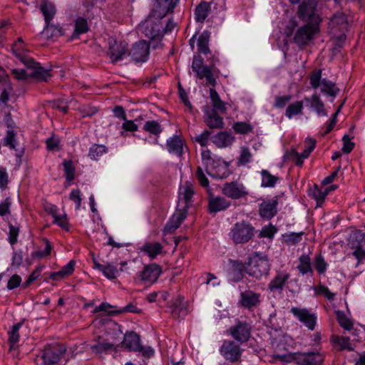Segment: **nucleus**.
Returning a JSON list of instances; mask_svg holds the SVG:
<instances>
[{
  "mask_svg": "<svg viewBox=\"0 0 365 365\" xmlns=\"http://www.w3.org/2000/svg\"><path fill=\"white\" fill-rule=\"evenodd\" d=\"M208 61L210 64L205 66L204 65L203 58L200 56H195L192 63V69L199 79L205 78L207 86L215 87L217 84L216 77L218 76V74L216 73L215 66L219 59L215 55H212Z\"/></svg>",
  "mask_w": 365,
  "mask_h": 365,
  "instance_id": "obj_1",
  "label": "nucleus"
},
{
  "mask_svg": "<svg viewBox=\"0 0 365 365\" xmlns=\"http://www.w3.org/2000/svg\"><path fill=\"white\" fill-rule=\"evenodd\" d=\"M201 158L208 175L215 178H225L229 175L228 165L220 158L205 148L202 150Z\"/></svg>",
  "mask_w": 365,
  "mask_h": 365,
  "instance_id": "obj_2",
  "label": "nucleus"
},
{
  "mask_svg": "<svg viewBox=\"0 0 365 365\" xmlns=\"http://www.w3.org/2000/svg\"><path fill=\"white\" fill-rule=\"evenodd\" d=\"M270 267L271 264L267 255L255 252L248 258L245 271L250 276L259 279L269 274Z\"/></svg>",
  "mask_w": 365,
  "mask_h": 365,
  "instance_id": "obj_3",
  "label": "nucleus"
},
{
  "mask_svg": "<svg viewBox=\"0 0 365 365\" xmlns=\"http://www.w3.org/2000/svg\"><path fill=\"white\" fill-rule=\"evenodd\" d=\"M321 69L314 70L309 76V83L312 88L317 89L321 86V92L327 94L330 96L335 97L339 93L338 88L334 83L324 78L322 80Z\"/></svg>",
  "mask_w": 365,
  "mask_h": 365,
  "instance_id": "obj_4",
  "label": "nucleus"
},
{
  "mask_svg": "<svg viewBox=\"0 0 365 365\" xmlns=\"http://www.w3.org/2000/svg\"><path fill=\"white\" fill-rule=\"evenodd\" d=\"M255 228L246 221L235 224L230 232V237L235 244H244L249 242L254 235Z\"/></svg>",
  "mask_w": 365,
  "mask_h": 365,
  "instance_id": "obj_5",
  "label": "nucleus"
},
{
  "mask_svg": "<svg viewBox=\"0 0 365 365\" xmlns=\"http://www.w3.org/2000/svg\"><path fill=\"white\" fill-rule=\"evenodd\" d=\"M138 30L150 39L160 38L164 34L161 21H159L158 18L155 19L149 16L139 25Z\"/></svg>",
  "mask_w": 365,
  "mask_h": 365,
  "instance_id": "obj_6",
  "label": "nucleus"
},
{
  "mask_svg": "<svg viewBox=\"0 0 365 365\" xmlns=\"http://www.w3.org/2000/svg\"><path fill=\"white\" fill-rule=\"evenodd\" d=\"M219 351L226 361L237 363L241 361L243 349L239 343L233 340L226 339L222 341Z\"/></svg>",
  "mask_w": 365,
  "mask_h": 365,
  "instance_id": "obj_7",
  "label": "nucleus"
},
{
  "mask_svg": "<svg viewBox=\"0 0 365 365\" xmlns=\"http://www.w3.org/2000/svg\"><path fill=\"white\" fill-rule=\"evenodd\" d=\"M162 273L161 267L155 264H150L138 272L135 278V282L147 286L153 284Z\"/></svg>",
  "mask_w": 365,
  "mask_h": 365,
  "instance_id": "obj_8",
  "label": "nucleus"
},
{
  "mask_svg": "<svg viewBox=\"0 0 365 365\" xmlns=\"http://www.w3.org/2000/svg\"><path fill=\"white\" fill-rule=\"evenodd\" d=\"M319 32V24H307L299 27L296 31L294 36V42L299 46H306L314 38L315 35Z\"/></svg>",
  "mask_w": 365,
  "mask_h": 365,
  "instance_id": "obj_9",
  "label": "nucleus"
},
{
  "mask_svg": "<svg viewBox=\"0 0 365 365\" xmlns=\"http://www.w3.org/2000/svg\"><path fill=\"white\" fill-rule=\"evenodd\" d=\"M317 3L314 0H304L298 7V16L304 21L319 25L320 16L316 14Z\"/></svg>",
  "mask_w": 365,
  "mask_h": 365,
  "instance_id": "obj_10",
  "label": "nucleus"
},
{
  "mask_svg": "<svg viewBox=\"0 0 365 365\" xmlns=\"http://www.w3.org/2000/svg\"><path fill=\"white\" fill-rule=\"evenodd\" d=\"M349 22L346 16L341 11L335 13L330 19L329 22V28L331 32L336 35L340 34L338 39L340 41H344L346 39L345 32L347 31Z\"/></svg>",
  "mask_w": 365,
  "mask_h": 365,
  "instance_id": "obj_11",
  "label": "nucleus"
},
{
  "mask_svg": "<svg viewBox=\"0 0 365 365\" xmlns=\"http://www.w3.org/2000/svg\"><path fill=\"white\" fill-rule=\"evenodd\" d=\"M292 315L309 330L313 331L315 329L317 321V315L315 312L307 308L292 307L290 309Z\"/></svg>",
  "mask_w": 365,
  "mask_h": 365,
  "instance_id": "obj_12",
  "label": "nucleus"
},
{
  "mask_svg": "<svg viewBox=\"0 0 365 365\" xmlns=\"http://www.w3.org/2000/svg\"><path fill=\"white\" fill-rule=\"evenodd\" d=\"M222 193L232 200L246 198L249 195L247 187L237 180L225 182L222 187Z\"/></svg>",
  "mask_w": 365,
  "mask_h": 365,
  "instance_id": "obj_13",
  "label": "nucleus"
},
{
  "mask_svg": "<svg viewBox=\"0 0 365 365\" xmlns=\"http://www.w3.org/2000/svg\"><path fill=\"white\" fill-rule=\"evenodd\" d=\"M251 325L246 322H237L227 330L228 334L232 336L237 343H246L251 337Z\"/></svg>",
  "mask_w": 365,
  "mask_h": 365,
  "instance_id": "obj_14",
  "label": "nucleus"
},
{
  "mask_svg": "<svg viewBox=\"0 0 365 365\" xmlns=\"http://www.w3.org/2000/svg\"><path fill=\"white\" fill-rule=\"evenodd\" d=\"M66 351V348L58 343L46 345L42 355L44 364L51 365L58 363Z\"/></svg>",
  "mask_w": 365,
  "mask_h": 365,
  "instance_id": "obj_15",
  "label": "nucleus"
},
{
  "mask_svg": "<svg viewBox=\"0 0 365 365\" xmlns=\"http://www.w3.org/2000/svg\"><path fill=\"white\" fill-rule=\"evenodd\" d=\"M195 194L194 185L190 181L181 184L178 190V201L177 207L188 210L192 205Z\"/></svg>",
  "mask_w": 365,
  "mask_h": 365,
  "instance_id": "obj_16",
  "label": "nucleus"
},
{
  "mask_svg": "<svg viewBox=\"0 0 365 365\" xmlns=\"http://www.w3.org/2000/svg\"><path fill=\"white\" fill-rule=\"evenodd\" d=\"M291 274L284 269L275 271V274L268 284V289L271 292H282L288 284Z\"/></svg>",
  "mask_w": 365,
  "mask_h": 365,
  "instance_id": "obj_17",
  "label": "nucleus"
},
{
  "mask_svg": "<svg viewBox=\"0 0 365 365\" xmlns=\"http://www.w3.org/2000/svg\"><path fill=\"white\" fill-rule=\"evenodd\" d=\"M109 48L108 56L112 63H115L122 61L127 55L128 44L124 41H117L113 38L108 39Z\"/></svg>",
  "mask_w": 365,
  "mask_h": 365,
  "instance_id": "obj_18",
  "label": "nucleus"
},
{
  "mask_svg": "<svg viewBox=\"0 0 365 365\" xmlns=\"http://www.w3.org/2000/svg\"><path fill=\"white\" fill-rule=\"evenodd\" d=\"M315 146L316 140L309 139L305 141V148L301 154H299L296 149L292 148L287 153V157L289 159L294 161L296 165L302 167L304 163V160L310 155L311 153L315 148Z\"/></svg>",
  "mask_w": 365,
  "mask_h": 365,
  "instance_id": "obj_19",
  "label": "nucleus"
},
{
  "mask_svg": "<svg viewBox=\"0 0 365 365\" xmlns=\"http://www.w3.org/2000/svg\"><path fill=\"white\" fill-rule=\"evenodd\" d=\"M324 356L319 351L297 352L296 365H323Z\"/></svg>",
  "mask_w": 365,
  "mask_h": 365,
  "instance_id": "obj_20",
  "label": "nucleus"
},
{
  "mask_svg": "<svg viewBox=\"0 0 365 365\" xmlns=\"http://www.w3.org/2000/svg\"><path fill=\"white\" fill-rule=\"evenodd\" d=\"M149 53V44L145 41H140L133 45L128 55L135 62H145L148 60Z\"/></svg>",
  "mask_w": 365,
  "mask_h": 365,
  "instance_id": "obj_21",
  "label": "nucleus"
},
{
  "mask_svg": "<svg viewBox=\"0 0 365 365\" xmlns=\"http://www.w3.org/2000/svg\"><path fill=\"white\" fill-rule=\"evenodd\" d=\"M178 1L179 0H175L174 2H173V0L171 1L169 0H158L154 5L149 16H153L155 19L158 18L159 21H161L168 12H173Z\"/></svg>",
  "mask_w": 365,
  "mask_h": 365,
  "instance_id": "obj_22",
  "label": "nucleus"
},
{
  "mask_svg": "<svg viewBox=\"0 0 365 365\" xmlns=\"http://www.w3.org/2000/svg\"><path fill=\"white\" fill-rule=\"evenodd\" d=\"M261 303V294L247 289L240 293L239 304L241 307L252 310Z\"/></svg>",
  "mask_w": 365,
  "mask_h": 365,
  "instance_id": "obj_23",
  "label": "nucleus"
},
{
  "mask_svg": "<svg viewBox=\"0 0 365 365\" xmlns=\"http://www.w3.org/2000/svg\"><path fill=\"white\" fill-rule=\"evenodd\" d=\"M278 199L274 197L272 199L264 200L259 205V215L266 220L273 218L277 213Z\"/></svg>",
  "mask_w": 365,
  "mask_h": 365,
  "instance_id": "obj_24",
  "label": "nucleus"
},
{
  "mask_svg": "<svg viewBox=\"0 0 365 365\" xmlns=\"http://www.w3.org/2000/svg\"><path fill=\"white\" fill-rule=\"evenodd\" d=\"M187 210L177 207L175 212L165 226L164 232L165 234L174 232L187 217Z\"/></svg>",
  "mask_w": 365,
  "mask_h": 365,
  "instance_id": "obj_25",
  "label": "nucleus"
},
{
  "mask_svg": "<svg viewBox=\"0 0 365 365\" xmlns=\"http://www.w3.org/2000/svg\"><path fill=\"white\" fill-rule=\"evenodd\" d=\"M30 71V78H35L38 81H47L51 77L50 70L45 69L40 63L31 58L26 65Z\"/></svg>",
  "mask_w": 365,
  "mask_h": 365,
  "instance_id": "obj_26",
  "label": "nucleus"
},
{
  "mask_svg": "<svg viewBox=\"0 0 365 365\" xmlns=\"http://www.w3.org/2000/svg\"><path fill=\"white\" fill-rule=\"evenodd\" d=\"M121 346L130 351L140 352L143 351L140 336L135 331L127 332L125 334Z\"/></svg>",
  "mask_w": 365,
  "mask_h": 365,
  "instance_id": "obj_27",
  "label": "nucleus"
},
{
  "mask_svg": "<svg viewBox=\"0 0 365 365\" xmlns=\"http://www.w3.org/2000/svg\"><path fill=\"white\" fill-rule=\"evenodd\" d=\"M204 113V121L210 128L217 129L224 127L223 118L217 113L216 110L206 107Z\"/></svg>",
  "mask_w": 365,
  "mask_h": 365,
  "instance_id": "obj_28",
  "label": "nucleus"
},
{
  "mask_svg": "<svg viewBox=\"0 0 365 365\" xmlns=\"http://www.w3.org/2000/svg\"><path fill=\"white\" fill-rule=\"evenodd\" d=\"M230 205V201L222 196L212 195L208 198V210L210 213H217L225 210Z\"/></svg>",
  "mask_w": 365,
  "mask_h": 365,
  "instance_id": "obj_29",
  "label": "nucleus"
},
{
  "mask_svg": "<svg viewBox=\"0 0 365 365\" xmlns=\"http://www.w3.org/2000/svg\"><path fill=\"white\" fill-rule=\"evenodd\" d=\"M304 100L306 106L316 112L319 116L327 115L324 104L318 94L314 93L310 97H305Z\"/></svg>",
  "mask_w": 365,
  "mask_h": 365,
  "instance_id": "obj_30",
  "label": "nucleus"
},
{
  "mask_svg": "<svg viewBox=\"0 0 365 365\" xmlns=\"http://www.w3.org/2000/svg\"><path fill=\"white\" fill-rule=\"evenodd\" d=\"M11 51L16 58L24 65H26L32 58L29 56V50L26 48L21 38H19L17 41L13 43Z\"/></svg>",
  "mask_w": 365,
  "mask_h": 365,
  "instance_id": "obj_31",
  "label": "nucleus"
},
{
  "mask_svg": "<svg viewBox=\"0 0 365 365\" xmlns=\"http://www.w3.org/2000/svg\"><path fill=\"white\" fill-rule=\"evenodd\" d=\"M183 141L178 135L170 137L166 141V148L168 151L178 157L182 156L183 153Z\"/></svg>",
  "mask_w": 365,
  "mask_h": 365,
  "instance_id": "obj_32",
  "label": "nucleus"
},
{
  "mask_svg": "<svg viewBox=\"0 0 365 365\" xmlns=\"http://www.w3.org/2000/svg\"><path fill=\"white\" fill-rule=\"evenodd\" d=\"M91 350L96 354H108L109 351L113 350L116 351V347L113 343L105 341L102 336H98L95 339V344L91 346Z\"/></svg>",
  "mask_w": 365,
  "mask_h": 365,
  "instance_id": "obj_33",
  "label": "nucleus"
},
{
  "mask_svg": "<svg viewBox=\"0 0 365 365\" xmlns=\"http://www.w3.org/2000/svg\"><path fill=\"white\" fill-rule=\"evenodd\" d=\"M234 140L235 137L227 131L219 132L212 138V143L220 148L231 146Z\"/></svg>",
  "mask_w": 365,
  "mask_h": 365,
  "instance_id": "obj_34",
  "label": "nucleus"
},
{
  "mask_svg": "<svg viewBox=\"0 0 365 365\" xmlns=\"http://www.w3.org/2000/svg\"><path fill=\"white\" fill-rule=\"evenodd\" d=\"M211 11V3L205 1H201L197 6L195 7L194 15L195 20L197 23L202 24L206 18L208 16L210 12Z\"/></svg>",
  "mask_w": 365,
  "mask_h": 365,
  "instance_id": "obj_35",
  "label": "nucleus"
},
{
  "mask_svg": "<svg viewBox=\"0 0 365 365\" xmlns=\"http://www.w3.org/2000/svg\"><path fill=\"white\" fill-rule=\"evenodd\" d=\"M163 248V247L160 242H145L140 250L153 259L162 252Z\"/></svg>",
  "mask_w": 365,
  "mask_h": 365,
  "instance_id": "obj_36",
  "label": "nucleus"
},
{
  "mask_svg": "<svg viewBox=\"0 0 365 365\" xmlns=\"http://www.w3.org/2000/svg\"><path fill=\"white\" fill-rule=\"evenodd\" d=\"M212 87L210 88V97L211 100V103L213 107L212 110H217L221 113H226L227 107L226 103L222 101L216 91V90Z\"/></svg>",
  "mask_w": 365,
  "mask_h": 365,
  "instance_id": "obj_37",
  "label": "nucleus"
},
{
  "mask_svg": "<svg viewBox=\"0 0 365 365\" xmlns=\"http://www.w3.org/2000/svg\"><path fill=\"white\" fill-rule=\"evenodd\" d=\"M39 9L44 16L46 23L50 22L56 14V8L53 3L48 0H42Z\"/></svg>",
  "mask_w": 365,
  "mask_h": 365,
  "instance_id": "obj_38",
  "label": "nucleus"
},
{
  "mask_svg": "<svg viewBox=\"0 0 365 365\" xmlns=\"http://www.w3.org/2000/svg\"><path fill=\"white\" fill-rule=\"evenodd\" d=\"M297 269L302 275L307 274H313L311 258L309 255L304 253L299 257V264Z\"/></svg>",
  "mask_w": 365,
  "mask_h": 365,
  "instance_id": "obj_39",
  "label": "nucleus"
},
{
  "mask_svg": "<svg viewBox=\"0 0 365 365\" xmlns=\"http://www.w3.org/2000/svg\"><path fill=\"white\" fill-rule=\"evenodd\" d=\"M41 35L46 39L57 38L63 35V29L58 25L51 24L50 22L46 23Z\"/></svg>",
  "mask_w": 365,
  "mask_h": 365,
  "instance_id": "obj_40",
  "label": "nucleus"
},
{
  "mask_svg": "<svg viewBox=\"0 0 365 365\" xmlns=\"http://www.w3.org/2000/svg\"><path fill=\"white\" fill-rule=\"evenodd\" d=\"M304 235V232L284 233L282 235V240L287 245L293 246L299 243Z\"/></svg>",
  "mask_w": 365,
  "mask_h": 365,
  "instance_id": "obj_41",
  "label": "nucleus"
},
{
  "mask_svg": "<svg viewBox=\"0 0 365 365\" xmlns=\"http://www.w3.org/2000/svg\"><path fill=\"white\" fill-rule=\"evenodd\" d=\"M210 34L207 31H204L202 34H200L197 40V49L199 52L203 54H207L210 53Z\"/></svg>",
  "mask_w": 365,
  "mask_h": 365,
  "instance_id": "obj_42",
  "label": "nucleus"
},
{
  "mask_svg": "<svg viewBox=\"0 0 365 365\" xmlns=\"http://www.w3.org/2000/svg\"><path fill=\"white\" fill-rule=\"evenodd\" d=\"M335 346L338 347L339 350H347L352 351L354 347L352 346L350 339L343 336H334L331 339Z\"/></svg>",
  "mask_w": 365,
  "mask_h": 365,
  "instance_id": "obj_43",
  "label": "nucleus"
},
{
  "mask_svg": "<svg viewBox=\"0 0 365 365\" xmlns=\"http://www.w3.org/2000/svg\"><path fill=\"white\" fill-rule=\"evenodd\" d=\"M262 182L261 186L264 187H273L279 181V178L272 175L268 170H262L261 171Z\"/></svg>",
  "mask_w": 365,
  "mask_h": 365,
  "instance_id": "obj_44",
  "label": "nucleus"
},
{
  "mask_svg": "<svg viewBox=\"0 0 365 365\" xmlns=\"http://www.w3.org/2000/svg\"><path fill=\"white\" fill-rule=\"evenodd\" d=\"M143 129L145 132L155 136H159L163 131L161 125L154 120L146 121L143 125Z\"/></svg>",
  "mask_w": 365,
  "mask_h": 365,
  "instance_id": "obj_45",
  "label": "nucleus"
},
{
  "mask_svg": "<svg viewBox=\"0 0 365 365\" xmlns=\"http://www.w3.org/2000/svg\"><path fill=\"white\" fill-rule=\"evenodd\" d=\"M303 110V101H295L291 104H289L286 110H285V115L289 118L291 119L294 116L302 114Z\"/></svg>",
  "mask_w": 365,
  "mask_h": 365,
  "instance_id": "obj_46",
  "label": "nucleus"
},
{
  "mask_svg": "<svg viewBox=\"0 0 365 365\" xmlns=\"http://www.w3.org/2000/svg\"><path fill=\"white\" fill-rule=\"evenodd\" d=\"M108 148L103 145L93 144L90 148L88 156L91 159L97 160L101 156L106 153Z\"/></svg>",
  "mask_w": 365,
  "mask_h": 365,
  "instance_id": "obj_47",
  "label": "nucleus"
},
{
  "mask_svg": "<svg viewBox=\"0 0 365 365\" xmlns=\"http://www.w3.org/2000/svg\"><path fill=\"white\" fill-rule=\"evenodd\" d=\"M252 154L248 147L244 146L240 149L239 158L237 159V166L245 165L252 161Z\"/></svg>",
  "mask_w": 365,
  "mask_h": 365,
  "instance_id": "obj_48",
  "label": "nucleus"
},
{
  "mask_svg": "<svg viewBox=\"0 0 365 365\" xmlns=\"http://www.w3.org/2000/svg\"><path fill=\"white\" fill-rule=\"evenodd\" d=\"M64 176L68 182H71L75 178V167L72 160H64L63 163Z\"/></svg>",
  "mask_w": 365,
  "mask_h": 365,
  "instance_id": "obj_49",
  "label": "nucleus"
},
{
  "mask_svg": "<svg viewBox=\"0 0 365 365\" xmlns=\"http://www.w3.org/2000/svg\"><path fill=\"white\" fill-rule=\"evenodd\" d=\"M16 133L15 131L12 129H9L6 131V136L4 138V143L3 145L4 146L9 147L11 150H16Z\"/></svg>",
  "mask_w": 365,
  "mask_h": 365,
  "instance_id": "obj_50",
  "label": "nucleus"
},
{
  "mask_svg": "<svg viewBox=\"0 0 365 365\" xmlns=\"http://www.w3.org/2000/svg\"><path fill=\"white\" fill-rule=\"evenodd\" d=\"M351 247H361L365 243V232L360 230H355L351 235Z\"/></svg>",
  "mask_w": 365,
  "mask_h": 365,
  "instance_id": "obj_51",
  "label": "nucleus"
},
{
  "mask_svg": "<svg viewBox=\"0 0 365 365\" xmlns=\"http://www.w3.org/2000/svg\"><path fill=\"white\" fill-rule=\"evenodd\" d=\"M329 190L328 188L326 189H319L318 187H315L312 191V196L317 201V207L322 206L323 202L324 201L327 195H328Z\"/></svg>",
  "mask_w": 365,
  "mask_h": 365,
  "instance_id": "obj_52",
  "label": "nucleus"
},
{
  "mask_svg": "<svg viewBox=\"0 0 365 365\" xmlns=\"http://www.w3.org/2000/svg\"><path fill=\"white\" fill-rule=\"evenodd\" d=\"M20 232V228L18 225L9 224L8 242L11 245H14L18 242V237Z\"/></svg>",
  "mask_w": 365,
  "mask_h": 365,
  "instance_id": "obj_53",
  "label": "nucleus"
},
{
  "mask_svg": "<svg viewBox=\"0 0 365 365\" xmlns=\"http://www.w3.org/2000/svg\"><path fill=\"white\" fill-rule=\"evenodd\" d=\"M187 314V308L180 304H174L171 307V315L175 319H180L185 317Z\"/></svg>",
  "mask_w": 365,
  "mask_h": 365,
  "instance_id": "obj_54",
  "label": "nucleus"
},
{
  "mask_svg": "<svg viewBox=\"0 0 365 365\" xmlns=\"http://www.w3.org/2000/svg\"><path fill=\"white\" fill-rule=\"evenodd\" d=\"M23 323L19 322L14 324L11 331H9V341L11 346H14L19 341V331L20 328L22 327Z\"/></svg>",
  "mask_w": 365,
  "mask_h": 365,
  "instance_id": "obj_55",
  "label": "nucleus"
},
{
  "mask_svg": "<svg viewBox=\"0 0 365 365\" xmlns=\"http://www.w3.org/2000/svg\"><path fill=\"white\" fill-rule=\"evenodd\" d=\"M314 265L317 270V272L319 274H324L328 267V264L325 261L324 258L322 257V255H318L316 256L314 261Z\"/></svg>",
  "mask_w": 365,
  "mask_h": 365,
  "instance_id": "obj_56",
  "label": "nucleus"
},
{
  "mask_svg": "<svg viewBox=\"0 0 365 365\" xmlns=\"http://www.w3.org/2000/svg\"><path fill=\"white\" fill-rule=\"evenodd\" d=\"M88 31L87 21L83 18H78L75 22L74 34L78 36Z\"/></svg>",
  "mask_w": 365,
  "mask_h": 365,
  "instance_id": "obj_57",
  "label": "nucleus"
},
{
  "mask_svg": "<svg viewBox=\"0 0 365 365\" xmlns=\"http://www.w3.org/2000/svg\"><path fill=\"white\" fill-rule=\"evenodd\" d=\"M314 289L317 295H324L329 301H333L335 298L336 294L331 292L329 289L324 284H319Z\"/></svg>",
  "mask_w": 365,
  "mask_h": 365,
  "instance_id": "obj_58",
  "label": "nucleus"
},
{
  "mask_svg": "<svg viewBox=\"0 0 365 365\" xmlns=\"http://www.w3.org/2000/svg\"><path fill=\"white\" fill-rule=\"evenodd\" d=\"M277 231L278 230L274 225L269 224L262 228L259 237L260 238L266 237L272 239Z\"/></svg>",
  "mask_w": 365,
  "mask_h": 365,
  "instance_id": "obj_59",
  "label": "nucleus"
},
{
  "mask_svg": "<svg viewBox=\"0 0 365 365\" xmlns=\"http://www.w3.org/2000/svg\"><path fill=\"white\" fill-rule=\"evenodd\" d=\"M233 130L240 134H247L252 131V126L245 122H237L232 125Z\"/></svg>",
  "mask_w": 365,
  "mask_h": 365,
  "instance_id": "obj_60",
  "label": "nucleus"
},
{
  "mask_svg": "<svg viewBox=\"0 0 365 365\" xmlns=\"http://www.w3.org/2000/svg\"><path fill=\"white\" fill-rule=\"evenodd\" d=\"M337 321L339 325L343 327L345 330H351L353 328L352 322L347 318V317L341 312H338L336 314Z\"/></svg>",
  "mask_w": 365,
  "mask_h": 365,
  "instance_id": "obj_61",
  "label": "nucleus"
},
{
  "mask_svg": "<svg viewBox=\"0 0 365 365\" xmlns=\"http://www.w3.org/2000/svg\"><path fill=\"white\" fill-rule=\"evenodd\" d=\"M101 272L106 277L110 279H115L118 274L117 267L112 264H108L103 267Z\"/></svg>",
  "mask_w": 365,
  "mask_h": 365,
  "instance_id": "obj_62",
  "label": "nucleus"
},
{
  "mask_svg": "<svg viewBox=\"0 0 365 365\" xmlns=\"http://www.w3.org/2000/svg\"><path fill=\"white\" fill-rule=\"evenodd\" d=\"M211 135V132L208 130H205L202 133L197 135L195 137V142L198 143L201 146L205 147L207 145Z\"/></svg>",
  "mask_w": 365,
  "mask_h": 365,
  "instance_id": "obj_63",
  "label": "nucleus"
},
{
  "mask_svg": "<svg viewBox=\"0 0 365 365\" xmlns=\"http://www.w3.org/2000/svg\"><path fill=\"white\" fill-rule=\"evenodd\" d=\"M53 223L67 232L69 230L68 220L66 215H61L58 214L56 217H53Z\"/></svg>",
  "mask_w": 365,
  "mask_h": 365,
  "instance_id": "obj_64",
  "label": "nucleus"
}]
</instances>
